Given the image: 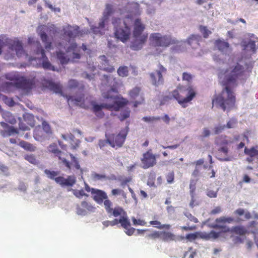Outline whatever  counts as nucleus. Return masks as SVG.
Listing matches in <instances>:
<instances>
[{"label":"nucleus","mask_w":258,"mask_h":258,"mask_svg":"<svg viewBox=\"0 0 258 258\" xmlns=\"http://www.w3.org/2000/svg\"><path fill=\"white\" fill-rule=\"evenodd\" d=\"M214 46L222 53H226L228 50L230 51L231 49L228 42L220 39L215 41Z\"/></svg>","instance_id":"6ab92c4d"},{"label":"nucleus","mask_w":258,"mask_h":258,"mask_svg":"<svg viewBox=\"0 0 258 258\" xmlns=\"http://www.w3.org/2000/svg\"><path fill=\"white\" fill-rule=\"evenodd\" d=\"M142 163V168L148 169L152 167L156 164V155L152 153V150L149 149L143 154V156L141 159Z\"/></svg>","instance_id":"f8f14e48"},{"label":"nucleus","mask_w":258,"mask_h":258,"mask_svg":"<svg viewBox=\"0 0 258 258\" xmlns=\"http://www.w3.org/2000/svg\"><path fill=\"white\" fill-rule=\"evenodd\" d=\"M24 159L33 165H37L38 164V161L34 154H26L24 155Z\"/></svg>","instance_id":"a19ab883"},{"label":"nucleus","mask_w":258,"mask_h":258,"mask_svg":"<svg viewBox=\"0 0 258 258\" xmlns=\"http://www.w3.org/2000/svg\"><path fill=\"white\" fill-rule=\"evenodd\" d=\"M200 39H201V37L200 35H192L190 37H189L188 39H187V43H188L189 45L191 46H192V44H195L198 46Z\"/></svg>","instance_id":"e433bc0d"},{"label":"nucleus","mask_w":258,"mask_h":258,"mask_svg":"<svg viewBox=\"0 0 258 258\" xmlns=\"http://www.w3.org/2000/svg\"><path fill=\"white\" fill-rule=\"evenodd\" d=\"M243 47L244 50H248L253 52H255V43L254 41L249 40L248 43L243 44Z\"/></svg>","instance_id":"c9c22d12"},{"label":"nucleus","mask_w":258,"mask_h":258,"mask_svg":"<svg viewBox=\"0 0 258 258\" xmlns=\"http://www.w3.org/2000/svg\"><path fill=\"white\" fill-rule=\"evenodd\" d=\"M49 135L41 129V127L38 126L34 130V139L37 141L42 142L46 139V136Z\"/></svg>","instance_id":"393cba45"},{"label":"nucleus","mask_w":258,"mask_h":258,"mask_svg":"<svg viewBox=\"0 0 258 258\" xmlns=\"http://www.w3.org/2000/svg\"><path fill=\"white\" fill-rule=\"evenodd\" d=\"M127 134V131L121 130L117 134H105V138L108 141V145L115 149H117L123 146Z\"/></svg>","instance_id":"9b49d317"},{"label":"nucleus","mask_w":258,"mask_h":258,"mask_svg":"<svg viewBox=\"0 0 258 258\" xmlns=\"http://www.w3.org/2000/svg\"><path fill=\"white\" fill-rule=\"evenodd\" d=\"M107 99H110L112 100V103H106V105L108 107V110L118 111L121 108L123 107L125 105L127 104L128 101L123 98H121L119 99H117V95L115 94V98H104Z\"/></svg>","instance_id":"4468645a"},{"label":"nucleus","mask_w":258,"mask_h":258,"mask_svg":"<svg viewBox=\"0 0 258 258\" xmlns=\"http://www.w3.org/2000/svg\"><path fill=\"white\" fill-rule=\"evenodd\" d=\"M41 129L47 135L52 134V130H51L49 124L45 121L42 122V127H41Z\"/></svg>","instance_id":"5fc2aeb1"},{"label":"nucleus","mask_w":258,"mask_h":258,"mask_svg":"<svg viewBox=\"0 0 258 258\" xmlns=\"http://www.w3.org/2000/svg\"><path fill=\"white\" fill-rule=\"evenodd\" d=\"M161 119V117L159 116H144L143 118H142V120L146 122H153L154 121H159Z\"/></svg>","instance_id":"e2e57ef3"},{"label":"nucleus","mask_w":258,"mask_h":258,"mask_svg":"<svg viewBox=\"0 0 258 258\" xmlns=\"http://www.w3.org/2000/svg\"><path fill=\"white\" fill-rule=\"evenodd\" d=\"M223 233L220 232H216L214 231H211L209 233L202 232L203 237L204 239L209 240L210 239H216L219 237L220 235Z\"/></svg>","instance_id":"c756f323"},{"label":"nucleus","mask_w":258,"mask_h":258,"mask_svg":"<svg viewBox=\"0 0 258 258\" xmlns=\"http://www.w3.org/2000/svg\"><path fill=\"white\" fill-rule=\"evenodd\" d=\"M114 13V9H113L112 5L110 4H106L105 6L104 11H103V17L100 20V25L103 26V24L106 22L108 17Z\"/></svg>","instance_id":"b1692460"},{"label":"nucleus","mask_w":258,"mask_h":258,"mask_svg":"<svg viewBox=\"0 0 258 258\" xmlns=\"http://www.w3.org/2000/svg\"><path fill=\"white\" fill-rule=\"evenodd\" d=\"M150 45L163 48H167L172 45H177L179 41L169 35H162L160 33H153L149 37Z\"/></svg>","instance_id":"0eeeda50"},{"label":"nucleus","mask_w":258,"mask_h":258,"mask_svg":"<svg viewBox=\"0 0 258 258\" xmlns=\"http://www.w3.org/2000/svg\"><path fill=\"white\" fill-rule=\"evenodd\" d=\"M233 141L230 137L226 135H221L216 137L215 139V144L218 148L217 159L221 161H231V157L228 155V146L231 144Z\"/></svg>","instance_id":"423d86ee"},{"label":"nucleus","mask_w":258,"mask_h":258,"mask_svg":"<svg viewBox=\"0 0 258 258\" xmlns=\"http://www.w3.org/2000/svg\"><path fill=\"white\" fill-rule=\"evenodd\" d=\"M192 76L191 74L184 72L182 74V80L183 81H187L188 82H191L192 81Z\"/></svg>","instance_id":"774afa93"},{"label":"nucleus","mask_w":258,"mask_h":258,"mask_svg":"<svg viewBox=\"0 0 258 258\" xmlns=\"http://www.w3.org/2000/svg\"><path fill=\"white\" fill-rule=\"evenodd\" d=\"M233 221V219L232 217H221L216 219V224H219L220 223H231Z\"/></svg>","instance_id":"c03bdc74"},{"label":"nucleus","mask_w":258,"mask_h":258,"mask_svg":"<svg viewBox=\"0 0 258 258\" xmlns=\"http://www.w3.org/2000/svg\"><path fill=\"white\" fill-rule=\"evenodd\" d=\"M66 98H67L68 102H72L74 105L84 109L88 108L89 105L92 106L93 112L99 118H102L104 116L102 110L103 109H108L106 103L96 104L94 101L90 100V96L85 97L84 94L76 95V96L66 95Z\"/></svg>","instance_id":"f03ea898"},{"label":"nucleus","mask_w":258,"mask_h":258,"mask_svg":"<svg viewBox=\"0 0 258 258\" xmlns=\"http://www.w3.org/2000/svg\"><path fill=\"white\" fill-rule=\"evenodd\" d=\"M160 239L165 242L177 241L178 240V237L171 232L161 231V234H160Z\"/></svg>","instance_id":"412c9836"},{"label":"nucleus","mask_w":258,"mask_h":258,"mask_svg":"<svg viewBox=\"0 0 258 258\" xmlns=\"http://www.w3.org/2000/svg\"><path fill=\"white\" fill-rule=\"evenodd\" d=\"M212 227L215 229H218L220 230L219 232L223 233H227L230 231V229L226 225L215 224L212 225Z\"/></svg>","instance_id":"ea45409f"},{"label":"nucleus","mask_w":258,"mask_h":258,"mask_svg":"<svg viewBox=\"0 0 258 258\" xmlns=\"http://www.w3.org/2000/svg\"><path fill=\"white\" fill-rule=\"evenodd\" d=\"M49 151L54 154L55 156L58 157L59 160H61V161H62V163L65 165L67 168L69 169H71L70 163L67 159L61 158V152L58 149L56 145H50V146H49Z\"/></svg>","instance_id":"aec40b11"},{"label":"nucleus","mask_w":258,"mask_h":258,"mask_svg":"<svg viewBox=\"0 0 258 258\" xmlns=\"http://www.w3.org/2000/svg\"><path fill=\"white\" fill-rule=\"evenodd\" d=\"M4 118L5 121L11 124H15L16 123V119L10 112H6L4 114Z\"/></svg>","instance_id":"58836bf2"},{"label":"nucleus","mask_w":258,"mask_h":258,"mask_svg":"<svg viewBox=\"0 0 258 258\" xmlns=\"http://www.w3.org/2000/svg\"><path fill=\"white\" fill-rule=\"evenodd\" d=\"M44 173L47 175L49 178L53 180L56 178V176L58 174L57 171H51L48 169H45V170H44Z\"/></svg>","instance_id":"864d4df0"},{"label":"nucleus","mask_w":258,"mask_h":258,"mask_svg":"<svg viewBox=\"0 0 258 258\" xmlns=\"http://www.w3.org/2000/svg\"><path fill=\"white\" fill-rule=\"evenodd\" d=\"M200 31L202 33L204 38H207L209 37V35L212 34V32L207 29V27L201 25L199 27Z\"/></svg>","instance_id":"8fccbe9b"},{"label":"nucleus","mask_w":258,"mask_h":258,"mask_svg":"<svg viewBox=\"0 0 258 258\" xmlns=\"http://www.w3.org/2000/svg\"><path fill=\"white\" fill-rule=\"evenodd\" d=\"M103 205H104L105 210L106 213L109 214V216H113L114 217L121 215L122 213H124L125 212L123 209L119 207H116L114 209L111 208L112 203L109 200H106L103 202Z\"/></svg>","instance_id":"2eb2a0df"},{"label":"nucleus","mask_w":258,"mask_h":258,"mask_svg":"<svg viewBox=\"0 0 258 258\" xmlns=\"http://www.w3.org/2000/svg\"><path fill=\"white\" fill-rule=\"evenodd\" d=\"M195 96L196 92L192 86H188L187 88L180 86L172 92V96L163 97L162 101L166 102L174 99L181 106L185 108L186 104L192 101Z\"/></svg>","instance_id":"7ed1b4c3"},{"label":"nucleus","mask_w":258,"mask_h":258,"mask_svg":"<svg viewBox=\"0 0 258 258\" xmlns=\"http://www.w3.org/2000/svg\"><path fill=\"white\" fill-rule=\"evenodd\" d=\"M30 127H34V117L31 114H27L24 116V122Z\"/></svg>","instance_id":"4c0bfd02"},{"label":"nucleus","mask_w":258,"mask_h":258,"mask_svg":"<svg viewBox=\"0 0 258 258\" xmlns=\"http://www.w3.org/2000/svg\"><path fill=\"white\" fill-rule=\"evenodd\" d=\"M81 207H82V208H78L77 209L79 214H83L85 211L94 212L96 210V208L86 201L82 202L81 203Z\"/></svg>","instance_id":"a878e982"},{"label":"nucleus","mask_w":258,"mask_h":258,"mask_svg":"<svg viewBox=\"0 0 258 258\" xmlns=\"http://www.w3.org/2000/svg\"><path fill=\"white\" fill-rule=\"evenodd\" d=\"M6 45L8 46L10 50L15 51L16 54L19 57H21L25 53L21 41L17 39H5V36H0V55L2 53V48Z\"/></svg>","instance_id":"1a4fd4ad"},{"label":"nucleus","mask_w":258,"mask_h":258,"mask_svg":"<svg viewBox=\"0 0 258 258\" xmlns=\"http://www.w3.org/2000/svg\"><path fill=\"white\" fill-rule=\"evenodd\" d=\"M35 53H36V54H40L41 55V58L44 59L42 61L43 68L50 71H55V67L48 60L47 57L45 54L44 49H43L39 42L37 43L36 52Z\"/></svg>","instance_id":"dca6fc26"},{"label":"nucleus","mask_w":258,"mask_h":258,"mask_svg":"<svg viewBox=\"0 0 258 258\" xmlns=\"http://www.w3.org/2000/svg\"><path fill=\"white\" fill-rule=\"evenodd\" d=\"M129 116L130 111L128 110H125L120 113L119 115H118V119H119L120 121H123L125 119L128 118Z\"/></svg>","instance_id":"4d7b16f0"},{"label":"nucleus","mask_w":258,"mask_h":258,"mask_svg":"<svg viewBox=\"0 0 258 258\" xmlns=\"http://www.w3.org/2000/svg\"><path fill=\"white\" fill-rule=\"evenodd\" d=\"M112 23L115 27V36L117 39L124 42L129 39L131 31L130 28L126 25L124 20L121 21L120 18H113Z\"/></svg>","instance_id":"6e6552de"},{"label":"nucleus","mask_w":258,"mask_h":258,"mask_svg":"<svg viewBox=\"0 0 258 258\" xmlns=\"http://www.w3.org/2000/svg\"><path fill=\"white\" fill-rule=\"evenodd\" d=\"M104 27L105 23H103V26H102L101 25H100V22L99 23L98 27L92 26V27H91V31H92L93 33H94V34H95L102 35V31L103 30Z\"/></svg>","instance_id":"49530a36"},{"label":"nucleus","mask_w":258,"mask_h":258,"mask_svg":"<svg viewBox=\"0 0 258 258\" xmlns=\"http://www.w3.org/2000/svg\"><path fill=\"white\" fill-rule=\"evenodd\" d=\"M145 30V25L141 22L140 19H135L134 29H133V37L135 40L131 45V48L134 50L141 49L143 45L147 42L148 34H142Z\"/></svg>","instance_id":"39448f33"},{"label":"nucleus","mask_w":258,"mask_h":258,"mask_svg":"<svg viewBox=\"0 0 258 258\" xmlns=\"http://www.w3.org/2000/svg\"><path fill=\"white\" fill-rule=\"evenodd\" d=\"M56 57L62 64H66L69 61V58L64 55V53L60 51L56 52Z\"/></svg>","instance_id":"f704fd0d"},{"label":"nucleus","mask_w":258,"mask_h":258,"mask_svg":"<svg viewBox=\"0 0 258 258\" xmlns=\"http://www.w3.org/2000/svg\"><path fill=\"white\" fill-rule=\"evenodd\" d=\"M234 213L239 216L244 215L245 219H249L251 218V214L248 212H245V210H243V209H238L236 210Z\"/></svg>","instance_id":"37998d69"},{"label":"nucleus","mask_w":258,"mask_h":258,"mask_svg":"<svg viewBox=\"0 0 258 258\" xmlns=\"http://www.w3.org/2000/svg\"><path fill=\"white\" fill-rule=\"evenodd\" d=\"M243 67L237 63L233 67L226 70H222L218 73L219 83L223 89L218 95H215L213 99V105L215 104L222 108L223 111H229L235 107L236 97L233 91L237 84L238 79L242 76Z\"/></svg>","instance_id":"f257e3e1"},{"label":"nucleus","mask_w":258,"mask_h":258,"mask_svg":"<svg viewBox=\"0 0 258 258\" xmlns=\"http://www.w3.org/2000/svg\"><path fill=\"white\" fill-rule=\"evenodd\" d=\"M70 158H71L72 162L74 163L75 168L76 169L79 170L81 169V166H80L79 162H78V159L75 157L73 154L70 153Z\"/></svg>","instance_id":"680f3d73"},{"label":"nucleus","mask_w":258,"mask_h":258,"mask_svg":"<svg viewBox=\"0 0 258 258\" xmlns=\"http://www.w3.org/2000/svg\"><path fill=\"white\" fill-rule=\"evenodd\" d=\"M150 225L154 226V227L157 228L158 229H167L169 230L171 228V225L169 224H161V223L159 221H150Z\"/></svg>","instance_id":"72a5a7b5"},{"label":"nucleus","mask_w":258,"mask_h":258,"mask_svg":"<svg viewBox=\"0 0 258 258\" xmlns=\"http://www.w3.org/2000/svg\"><path fill=\"white\" fill-rule=\"evenodd\" d=\"M232 232L236 233L237 234H239L240 235H242L245 234V229L240 226H236L232 228L231 230Z\"/></svg>","instance_id":"6e6d98bb"},{"label":"nucleus","mask_w":258,"mask_h":258,"mask_svg":"<svg viewBox=\"0 0 258 258\" xmlns=\"http://www.w3.org/2000/svg\"><path fill=\"white\" fill-rule=\"evenodd\" d=\"M198 179H190V195H195L196 185H197Z\"/></svg>","instance_id":"3c124183"},{"label":"nucleus","mask_w":258,"mask_h":258,"mask_svg":"<svg viewBox=\"0 0 258 258\" xmlns=\"http://www.w3.org/2000/svg\"><path fill=\"white\" fill-rule=\"evenodd\" d=\"M184 238L186 239L188 241L191 242L198 238H201L203 239V235H202V232H196L186 235L185 237H181V239Z\"/></svg>","instance_id":"c85d7f7f"},{"label":"nucleus","mask_w":258,"mask_h":258,"mask_svg":"<svg viewBox=\"0 0 258 258\" xmlns=\"http://www.w3.org/2000/svg\"><path fill=\"white\" fill-rule=\"evenodd\" d=\"M132 220L134 225L144 226L147 224V223L144 220H141V219H136L135 217H132Z\"/></svg>","instance_id":"13d9d810"},{"label":"nucleus","mask_w":258,"mask_h":258,"mask_svg":"<svg viewBox=\"0 0 258 258\" xmlns=\"http://www.w3.org/2000/svg\"><path fill=\"white\" fill-rule=\"evenodd\" d=\"M91 177H92V179L94 181L102 180L106 179V176L105 174H98L96 172H93L92 174H91Z\"/></svg>","instance_id":"603ef678"},{"label":"nucleus","mask_w":258,"mask_h":258,"mask_svg":"<svg viewBox=\"0 0 258 258\" xmlns=\"http://www.w3.org/2000/svg\"><path fill=\"white\" fill-rule=\"evenodd\" d=\"M160 234H161V231H154L152 233L148 234L147 235V238L153 240L160 239Z\"/></svg>","instance_id":"09e8293b"},{"label":"nucleus","mask_w":258,"mask_h":258,"mask_svg":"<svg viewBox=\"0 0 258 258\" xmlns=\"http://www.w3.org/2000/svg\"><path fill=\"white\" fill-rule=\"evenodd\" d=\"M165 68L161 64H159L158 70H156L155 72L150 73V80H151L152 84L156 86L162 85L164 82V79H163L162 74L165 73Z\"/></svg>","instance_id":"ddd939ff"},{"label":"nucleus","mask_w":258,"mask_h":258,"mask_svg":"<svg viewBox=\"0 0 258 258\" xmlns=\"http://www.w3.org/2000/svg\"><path fill=\"white\" fill-rule=\"evenodd\" d=\"M165 178L167 181L168 183L171 184L174 182V171H170L165 175Z\"/></svg>","instance_id":"bf43d9fd"},{"label":"nucleus","mask_w":258,"mask_h":258,"mask_svg":"<svg viewBox=\"0 0 258 258\" xmlns=\"http://www.w3.org/2000/svg\"><path fill=\"white\" fill-rule=\"evenodd\" d=\"M117 225V219H114L112 221H104L103 222V225L104 227H107L109 226H113Z\"/></svg>","instance_id":"0e129e2a"},{"label":"nucleus","mask_w":258,"mask_h":258,"mask_svg":"<svg viewBox=\"0 0 258 258\" xmlns=\"http://www.w3.org/2000/svg\"><path fill=\"white\" fill-rule=\"evenodd\" d=\"M39 36L41 41H42V42L45 45H44L45 49L47 50L51 49V48H52V43L48 41V36L46 33L41 31L39 33Z\"/></svg>","instance_id":"cd10ccee"},{"label":"nucleus","mask_w":258,"mask_h":258,"mask_svg":"<svg viewBox=\"0 0 258 258\" xmlns=\"http://www.w3.org/2000/svg\"><path fill=\"white\" fill-rule=\"evenodd\" d=\"M54 181L62 187H71L76 182V178L74 175H69L67 178L58 176L54 178Z\"/></svg>","instance_id":"f3484780"},{"label":"nucleus","mask_w":258,"mask_h":258,"mask_svg":"<svg viewBox=\"0 0 258 258\" xmlns=\"http://www.w3.org/2000/svg\"><path fill=\"white\" fill-rule=\"evenodd\" d=\"M62 31H63L64 36H67L70 39H74L78 36V27L76 26L74 27L68 25L67 27L64 28Z\"/></svg>","instance_id":"4be33fe9"},{"label":"nucleus","mask_w":258,"mask_h":258,"mask_svg":"<svg viewBox=\"0 0 258 258\" xmlns=\"http://www.w3.org/2000/svg\"><path fill=\"white\" fill-rule=\"evenodd\" d=\"M244 153L246 155L251 157H257L258 160V150L254 147H252L250 148L245 147Z\"/></svg>","instance_id":"2f4dec72"},{"label":"nucleus","mask_w":258,"mask_h":258,"mask_svg":"<svg viewBox=\"0 0 258 258\" xmlns=\"http://www.w3.org/2000/svg\"><path fill=\"white\" fill-rule=\"evenodd\" d=\"M2 127L5 128V130L1 132V134L3 137H9L13 135L18 134V130L13 126H9L5 122L1 123Z\"/></svg>","instance_id":"5701e85b"},{"label":"nucleus","mask_w":258,"mask_h":258,"mask_svg":"<svg viewBox=\"0 0 258 258\" xmlns=\"http://www.w3.org/2000/svg\"><path fill=\"white\" fill-rule=\"evenodd\" d=\"M19 146L21 147V148L24 149V150L29 152H34L36 150L35 146L23 140H21L20 141V143H19Z\"/></svg>","instance_id":"7c9ffc66"},{"label":"nucleus","mask_w":258,"mask_h":258,"mask_svg":"<svg viewBox=\"0 0 258 258\" xmlns=\"http://www.w3.org/2000/svg\"><path fill=\"white\" fill-rule=\"evenodd\" d=\"M118 85V83L117 80L112 75H103L101 79V86H100L103 97L114 99V94L117 93Z\"/></svg>","instance_id":"20e7f679"},{"label":"nucleus","mask_w":258,"mask_h":258,"mask_svg":"<svg viewBox=\"0 0 258 258\" xmlns=\"http://www.w3.org/2000/svg\"><path fill=\"white\" fill-rule=\"evenodd\" d=\"M78 86V82L74 79H72L69 81L68 87L70 89H75Z\"/></svg>","instance_id":"69168bd1"},{"label":"nucleus","mask_w":258,"mask_h":258,"mask_svg":"<svg viewBox=\"0 0 258 258\" xmlns=\"http://www.w3.org/2000/svg\"><path fill=\"white\" fill-rule=\"evenodd\" d=\"M141 88L135 87L132 89L131 91H129V96L131 97L132 99H135L139 96Z\"/></svg>","instance_id":"de8ad7c7"},{"label":"nucleus","mask_w":258,"mask_h":258,"mask_svg":"<svg viewBox=\"0 0 258 258\" xmlns=\"http://www.w3.org/2000/svg\"><path fill=\"white\" fill-rule=\"evenodd\" d=\"M6 79L10 81L15 80V82H6L4 84V86L6 87H15L17 89H21L26 92H28L32 89L34 83L32 80L26 79L25 78H21L16 79L15 77H10L9 74L6 75Z\"/></svg>","instance_id":"9d476101"},{"label":"nucleus","mask_w":258,"mask_h":258,"mask_svg":"<svg viewBox=\"0 0 258 258\" xmlns=\"http://www.w3.org/2000/svg\"><path fill=\"white\" fill-rule=\"evenodd\" d=\"M237 121L235 118H231L229 121L227 122L226 125H225L227 128L231 129L234 128L236 126Z\"/></svg>","instance_id":"052dcab7"},{"label":"nucleus","mask_w":258,"mask_h":258,"mask_svg":"<svg viewBox=\"0 0 258 258\" xmlns=\"http://www.w3.org/2000/svg\"><path fill=\"white\" fill-rule=\"evenodd\" d=\"M30 127H31L27 125L25 122L20 121V123H19V128L23 131H29L30 130Z\"/></svg>","instance_id":"338daca9"},{"label":"nucleus","mask_w":258,"mask_h":258,"mask_svg":"<svg viewBox=\"0 0 258 258\" xmlns=\"http://www.w3.org/2000/svg\"><path fill=\"white\" fill-rule=\"evenodd\" d=\"M73 191V195L76 196V198L78 199H81L84 196H87V195L84 192L83 189L79 190V189H70L69 191Z\"/></svg>","instance_id":"a18cd8bd"},{"label":"nucleus","mask_w":258,"mask_h":258,"mask_svg":"<svg viewBox=\"0 0 258 258\" xmlns=\"http://www.w3.org/2000/svg\"><path fill=\"white\" fill-rule=\"evenodd\" d=\"M119 219H117V224L120 223L121 227L124 229H126L131 226V223L127 218L126 213H123L122 214L119 215Z\"/></svg>","instance_id":"bb28decb"},{"label":"nucleus","mask_w":258,"mask_h":258,"mask_svg":"<svg viewBox=\"0 0 258 258\" xmlns=\"http://www.w3.org/2000/svg\"><path fill=\"white\" fill-rule=\"evenodd\" d=\"M48 88L50 90L53 91L54 92L60 94L61 95L63 96L62 92L61 91V87L59 84H55L52 82H49Z\"/></svg>","instance_id":"473e14b6"},{"label":"nucleus","mask_w":258,"mask_h":258,"mask_svg":"<svg viewBox=\"0 0 258 258\" xmlns=\"http://www.w3.org/2000/svg\"><path fill=\"white\" fill-rule=\"evenodd\" d=\"M117 74L121 77H125L128 75V68L126 66H120L117 70Z\"/></svg>","instance_id":"79ce46f5"},{"label":"nucleus","mask_w":258,"mask_h":258,"mask_svg":"<svg viewBox=\"0 0 258 258\" xmlns=\"http://www.w3.org/2000/svg\"><path fill=\"white\" fill-rule=\"evenodd\" d=\"M91 194L93 195V199L98 204H102L103 201L108 200L106 194L101 189L92 188Z\"/></svg>","instance_id":"a211bd4d"}]
</instances>
